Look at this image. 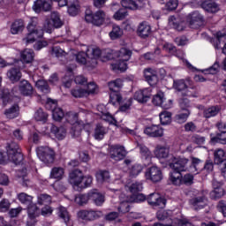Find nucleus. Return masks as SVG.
<instances>
[{
  "instance_id": "0eeeda50",
  "label": "nucleus",
  "mask_w": 226,
  "mask_h": 226,
  "mask_svg": "<svg viewBox=\"0 0 226 226\" xmlns=\"http://www.w3.org/2000/svg\"><path fill=\"white\" fill-rule=\"evenodd\" d=\"M37 156L43 163H54L56 158V152L48 147H39L36 149Z\"/></svg>"
},
{
  "instance_id": "e2e57ef3",
  "label": "nucleus",
  "mask_w": 226,
  "mask_h": 226,
  "mask_svg": "<svg viewBox=\"0 0 226 226\" xmlns=\"http://www.w3.org/2000/svg\"><path fill=\"white\" fill-rule=\"evenodd\" d=\"M109 100L112 105H116V103H121L123 97H121L119 92H111L109 94Z\"/></svg>"
},
{
  "instance_id": "20e7f679",
  "label": "nucleus",
  "mask_w": 226,
  "mask_h": 226,
  "mask_svg": "<svg viewBox=\"0 0 226 226\" xmlns=\"http://www.w3.org/2000/svg\"><path fill=\"white\" fill-rule=\"evenodd\" d=\"M64 23L61 19V16L58 12L53 11L51 12L50 19H46L42 26V31L45 33H52V30L59 29V27H63Z\"/></svg>"
},
{
  "instance_id": "c756f323",
  "label": "nucleus",
  "mask_w": 226,
  "mask_h": 226,
  "mask_svg": "<svg viewBox=\"0 0 226 226\" xmlns=\"http://www.w3.org/2000/svg\"><path fill=\"white\" fill-rule=\"evenodd\" d=\"M121 4L126 10H140L142 8V2H135L133 0H122Z\"/></svg>"
},
{
  "instance_id": "39448f33",
  "label": "nucleus",
  "mask_w": 226,
  "mask_h": 226,
  "mask_svg": "<svg viewBox=\"0 0 226 226\" xmlns=\"http://www.w3.org/2000/svg\"><path fill=\"white\" fill-rule=\"evenodd\" d=\"M106 17L107 15L103 11H97L95 13H93L91 10L87 9L85 12L86 22L97 26H103Z\"/></svg>"
},
{
  "instance_id": "72a5a7b5",
  "label": "nucleus",
  "mask_w": 226,
  "mask_h": 226,
  "mask_svg": "<svg viewBox=\"0 0 226 226\" xmlns=\"http://www.w3.org/2000/svg\"><path fill=\"white\" fill-rule=\"evenodd\" d=\"M86 126H87V124H84V122H79L74 125H72L70 134L73 138L80 137V133H82V130H84Z\"/></svg>"
},
{
  "instance_id": "423d86ee",
  "label": "nucleus",
  "mask_w": 226,
  "mask_h": 226,
  "mask_svg": "<svg viewBox=\"0 0 226 226\" xmlns=\"http://www.w3.org/2000/svg\"><path fill=\"white\" fill-rule=\"evenodd\" d=\"M170 163V169L177 170V172H186L188 170V165L190 160L185 156H172Z\"/></svg>"
},
{
  "instance_id": "e433bc0d",
  "label": "nucleus",
  "mask_w": 226,
  "mask_h": 226,
  "mask_svg": "<svg viewBox=\"0 0 226 226\" xmlns=\"http://www.w3.org/2000/svg\"><path fill=\"white\" fill-rule=\"evenodd\" d=\"M226 160L225 156V151L222 148L216 149L214 152V162L217 165H220V163H223Z\"/></svg>"
},
{
  "instance_id": "a211bd4d",
  "label": "nucleus",
  "mask_w": 226,
  "mask_h": 226,
  "mask_svg": "<svg viewBox=\"0 0 226 226\" xmlns=\"http://www.w3.org/2000/svg\"><path fill=\"white\" fill-rule=\"evenodd\" d=\"M84 180V175H82V171L79 170H74L69 174V183L72 186H80L82 185V181Z\"/></svg>"
},
{
  "instance_id": "cd10ccee",
  "label": "nucleus",
  "mask_w": 226,
  "mask_h": 226,
  "mask_svg": "<svg viewBox=\"0 0 226 226\" xmlns=\"http://www.w3.org/2000/svg\"><path fill=\"white\" fill-rule=\"evenodd\" d=\"M20 59L22 63L29 64L34 61V51L31 49H26L20 53Z\"/></svg>"
},
{
  "instance_id": "6e6552de",
  "label": "nucleus",
  "mask_w": 226,
  "mask_h": 226,
  "mask_svg": "<svg viewBox=\"0 0 226 226\" xmlns=\"http://www.w3.org/2000/svg\"><path fill=\"white\" fill-rule=\"evenodd\" d=\"M7 159L8 162L12 163H20L24 160V155L20 153V148L16 143H11L7 147Z\"/></svg>"
},
{
  "instance_id": "7ed1b4c3",
  "label": "nucleus",
  "mask_w": 226,
  "mask_h": 226,
  "mask_svg": "<svg viewBox=\"0 0 226 226\" xmlns=\"http://www.w3.org/2000/svg\"><path fill=\"white\" fill-rule=\"evenodd\" d=\"M37 20L36 19H32V21L28 24L27 29L28 34L23 38V42L26 45H31V43H34L37 38L43 37V31L37 26Z\"/></svg>"
},
{
  "instance_id": "052dcab7",
  "label": "nucleus",
  "mask_w": 226,
  "mask_h": 226,
  "mask_svg": "<svg viewBox=\"0 0 226 226\" xmlns=\"http://www.w3.org/2000/svg\"><path fill=\"white\" fill-rule=\"evenodd\" d=\"M138 147H139V152L143 158H146V160H147V158H151L152 154L151 151H149V148H147V147H146L143 144H138Z\"/></svg>"
},
{
  "instance_id": "a18cd8bd",
  "label": "nucleus",
  "mask_w": 226,
  "mask_h": 226,
  "mask_svg": "<svg viewBox=\"0 0 226 226\" xmlns=\"http://www.w3.org/2000/svg\"><path fill=\"white\" fill-rule=\"evenodd\" d=\"M64 176V170L61 167H55L51 170L49 177L51 179H63Z\"/></svg>"
},
{
  "instance_id": "2eb2a0df",
  "label": "nucleus",
  "mask_w": 226,
  "mask_h": 226,
  "mask_svg": "<svg viewBox=\"0 0 226 226\" xmlns=\"http://www.w3.org/2000/svg\"><path fill=\"white\" fill-rule=\"evenodd\" d=\"M173 87L176 91H185V89H195L193 81L190 79H175L173 81Z\"/></svg>"
},
{
  "instance_id": "774afa93",
  "label": "nucleus",
  "mask_w": 226,
  "mask_h": 226,
  "mask_svg": "<svg viewBox=\"0 0 226 226\" xmlns=\"http://www.w3.org/2000/svg\"><path fill=\"white\" fill-rule=\"evenodd\" d=\"M128 15V11L124 9H120L115 14L113 15V19L115 20H123V19H126V16Z\"/></svg>"
},
{
  "instance_id": "58836bf2",
  "label": "nucleus",
  "mask_w": 226,
  "mask_h": 226,
  "mask_svg": "<svg viewBox=\"0 0 226 226\" xmlns=\"http://www.w3.org/2000/svg\"><path fill=\"white\" fill-rule=\"evenodd\" d=\"M169 179L170 183L175 186H181V179H182L181 171L175 170L173 172H170Z\"/></svg>"
},
{
  "instance_id": "1a4fd4ad",
  "label": "nucleus",
  "mask_w": 226,
  "mask_h": 226,
  "mask_svg": "<svg viewBox=\"0 0 226 226\" xmlns=\"http://www.w3.org/2000/svg\"><path fill=\"white\" fill-rule=\"evenodd\" d=\"M45 107L48 110H52V116L55 121H61V119L64 117V112L63 109L61 108H57V101L48 98Z\"/></svg>"
},
{
  "instance_id": "6e6d98bb",
  "label": "nucleus",
  "mask_w": 226,
  "mask_h": 226,
  "mask_svg": "<svg viewBox=\"0 0 226 226\" xmlns=\"http://www.w3.org/2000/svg\"><path fill=\"white\" fill-rule=\"evenodd\" d=\"M127 188L129 192L132 193V195H135L138 192H142L144 187L142 186L141 183L135 182L132 183L131 185H127Z\"/></svg>"
},
{
  "instance_id": "9b49d317",
  "label": "nucleus",
  "mask_w": 226,
  "mask_h": 226,
  "mask_svg": "<svg viewBox=\"0 0 226 226\" xmlns=\"http://www.w3.org/2000/svg\"><path fill=\"white\" fill-rule=\"evenodd\" d=\"M145 177L148 181H152V183H160V181L163 179V174L162 173V170H160V168L153 166L147 170Z\"/></svg>"
},
{
  "instance_id": "ddd939ff",
  "label": "nucleus",
  "mask_w": 226,
  "mask_h": 226,
  "mask_svg": "<svg viewBox=\"0 0 226 226\" xmlns=\"http://www.w3.org/2000/svg\"><path fill=\"white\" fill-rule=\"evenodd\" d=\"M187 20L192 29H197L198 27H200L202 24H204V16L199 13V11H194L188 15Z\"/></svg>"
},
{
  "instance_id": "9d476101",
  "label": "nucleus",
  "mask_w": 226,
  "mask_h": 226,
  "mask_svg": "<svg viewBox=\"0 0 226 226\" xmlns=\"http://www.w3.org/2000/svg\"><path fill=\"white\" fill-rule=\"evenodd\" d=\"M78 218L80 220H86L87 222H94V220H98L103 216V212L102 210H79L77 213Z\"/></svg>"
},
{
  "instance_id": "09e8293b",
  "label": "nucleus",
  "mask_w": 226,
  "mask_h": 226,
  "mask_svg": "<svg viewBox=\"0 0 226 226\" xmlns=\"http://www.w3.org/2000/svg\"><path fill=\"white\" fill-rule=\"evenodd\" d=\"M51 132L58 140H63L66 137V131L64 128H57L56 125L51 126Z\"/></svg>"
},
{
  "instance_id": "6ab92c4d",
  "label": "nucleus",
  "mask_w": 226,
  "mask_h": 226,
  "mask_svg": "<svg viewBox=\"0 0 226 226\" xmlns=\"http://www.w3.org/2000/svg\"><path fill=\"white\" fill-rule=\"evenodd\" d=\"M134 100L139 102V103H147L151 100V89L145 88L136 91L134 93Z\"/></svg>"
},
{
  "instance_id": "a19ab883",
  "label": "nucleus",
  "mask_w": 226,
  "mask_h": 226,
  "mask_svg": "<svg viewBox=\"0 0 226 226\" xmlns=\"http://www.w3.org/2000/svg\"><path fill=\"white\" fill-rule=\"evenodd\" d=\"M109 36L110 40H118L123 36V29L120 26L113 25L112 30L109 32Z\"/></svg>"
},
{
  "instance_id": "603ef678",
  "label": "nucleus",
  "mask_w": 226,
  "mask_h": 226,
  "mask_svg": "<svg viewBox=\"0 0 226 226\" xmlns=\"http://www.w3.org/2000/svg\"><path fill=\"white\" fill-rule=\"evenodd\" d=\"M35 86L42 93H50V88L49 87V84L44 79L37 80L35 83Z\"/></svg>"
},
{
  "instance_id": "f8f14e48",
  "label": "nucleus",
  "mask_w": 226,
  "mask_h": 226,
  "mask_svg": "<svg viewBox=\"0 0 226 226\" xmlns=\"http://www.w3.org/2000/svg\"><path fill=\"white\" fill-rule=\"evenodd\" d=\"M109 154L115 162H121L126 156V150L123 146L114 145L109 148Z\"/></svg>"
},
{
  "instance_id": "dca6fc26",
  "label": "nucleus",
  "mask_w": 226,
  "mask_h": 226,
  "mask_svg": "<svg viewBox=\"0 0 226 226\" xmlns=\"http://www.w3.org/2000/svg\"><path fill=\"white\" fill-rule=\"evenodd\" d=\"M147 202L154 207H163L167 204V200L157 192L151 193L147 197Z\"/></svg>"
},
{
  "instance_id": "393cba45",
  "label": "nucleus",
  "mask_w": 226,
  "mask_h": 226,
  "mask_svg": "<svg viewBox=\"0 0 226 226\" xmlns=\"http://www.w3.org/2000/svg\"><path fill=\"white\" fill-rule=\"evenodd\" d=\"M144 76L150 86H155L158 82V76H156V71L147 68L144 71Z\"/></svg>"
},
{
  "instance_id": "c9c22d12",
  "label": "nucleus",
  "mask_w": 226,
  "mask_h": 226,
  "mask_svg": "<svg viewBox=\"0 0 226 226\" xmlns=\"http://www.w3.org/2000/svg\"><path fill=\"white\" fill-rule=\"evenodd\" d=\"M24 31V20L18 19L14 21L11 26V34H19Z\"/></svg>"
},
{
  "instance_id": "7c9ffc66",
  "label": "nucleus",
  "mask_w": 226,
  "mask_h": 226,
  "mask_svg": "<svg viewBox=\"0 0 226 226\" xmlns=\"http://www.w3.org/2000/svg\"><path fill=\"white\" fill-rule=\"evenodd\" d=\"M57 215L59 218H61V220L64 222L67 226H73L72 221L70 220V214L68 213L66 207H59Z\"/></svg>"
},
{
  "instance_id": "de8ad7c7",
  "label": "nucleus",
  "mask_w": 226,
  "mask_h": 226,
  "mask_svg": "<svg viewBox=\"0 0 226 226\" xmlns=\"http://www.w3.org/2000/svg\"><path fill=\"white\" fill-rule=\"evenodd\" d=\"M18 200L21 204H26V206H31L33 202V196L26 193V192H21L18 194Z\"/></svg>"
},
{
  "instance_id": "680f3d73",
  "label": "nucleus",
  "mask_w": 226,
  "mask_h": 226,
  "mask_svg": "<svg viewBox=\"0 0 226 226\" xmlns=\"http://www.w3.org/2000/svg\"><path fill=\"white\" fill-rule=\"evenodd\" d=\"M52 202V198L48 194H40L38 196V204L47 206Z\"/></svg>"
},
{
  "instance_id": "bf43d9fd",
  "label": "nucleus",
  "mask_w": 226,
  "mask_h": 226,
  "mask_svg": "<svg viewBox=\"0 0 226 226\" xmlns=\"http://www.w3.org/2000/svg\"><path fill=\"white\" fill-rule=\"evenodd\" d=\"M142 172V165L135 164L129 170V174L131 177H137L138 175Z\"/></svg>"
},
{
  "instance_id": "338daca9",
  "label": "nucleus",
  "mask_w": 226,
  "mask_h": 226,
  "mask_svg": "<svg viewBox=\"0 0 226 226\" xmlns=\"http://www.w3.org/2000/svg\"><path fill=\"white\" fill-rule=\"evenodd\" d=\"M51 56H55V57H64L66 52L59 47H53L51 49Z\"/></svg>"
},
{
  "instance_id": "4468645a",
  "label": "nucleus",
  "mask_w": 226,
  "mask_h": 226,
  "mask_svg": "<svg viewBox=\"0 0 226 226\" xmlns=\"http://www.w3.org/2000/svg\"><path fill=\"white\" fill-rule=\"evenodd\" d=\"M33 10L35 13H40V11H50L52 10V0H36L34 3Z\"/></svg>"
},
{
  "instance_id": "13d9d810",
  "label": "nucleus",
  "mask_w": 226,
  "mask_h": 226,
  "mask_svg": "<svg viewBox=\"0 0 226 226\" xmlns=\"http://www.w3.org/2000/svg\"><path fill=\"white\" fill-rule=\"evenodd\" d=\"M164 94L163 93L160 92L157 94H155L152 100V103L156 105L157 107H162L163 102H164Z\"/></svg>"
},
{
  "instance_id": "f3484780",
  "label": "nucleus",
  "mask_w": 226,
  "mask_h": 226,
  "mask_svg": "<svg viewBox=\"0 0 226 226\" xmlns=\"http://www.w3.org/2000/svg\"><path fill=\"white\" fill-rule=\"evenodd\" d=\"M190 204L195 209V211L204 209V207L207 206V198H206L204 193H200L198 197L192 198L190 200Z\"/></svg>"
},
{
  "instance_id": "0e129e2a",
  "label": "nucleus",
  "mask_w": 226,
  "mask_h": 226,
  "mask_svg": "<svg viewBox=\"0 0 226 226\" xmlns=\"http://www.w3.org/2000/svg\"><path fill=\"white\" fill-rule=\"evenodd\" d=\"M178 5H179L178 0H169L165 4V9L168 11H174V10L177 9Z\"/></svg>"
},
{
  "instance_id": "c85d7f7f",
  "label": "nucleus",
  "mask_w": 226,
  "mask_h": 226,
  "mask_svg": "<svg viewBox=\"0 0 226 226\" xmlns=\"http://www.w3.org/2000/svg\"><path fill=\"white\" fill-rule=\"evenodd\" d=\"M154 156L159 160H165V158H169L170 150L169 147L162 145H158L154 151Z\"/></svg>"
},
{
  "instance_id": "5fc2aeb1",
  "label": "nucleus",
  "mask_w": 226,
  "mask_h": 226,
  "mask_svg": "<svg viewBox=\"0 0 226 226\" xmlns=\"http://www.w3.org/2000/svg\"><path fill=\"white\" fill-rule=\"evenodd\" d=\"M89 192L88 194H79L75 197L74 202L79 206H84V204H87V200H89Z\"/></svg>"
},
{
  "instance_id": "a878e982",
  "label": "nucleus",
  "mask_w": 226,
  "mask_h": 226,
  "mask_svg": "<svg viewBox=\"0 0 226 226\" xmlns=\"http://www.w3.org/2000/svg\"><path fill=\"white\" fill-rule=\"evenodd\" d=\"M214 190L210 192L211 199H222L223 195H225V190L222 187V184H218V182H213Z\"/></svg>"
},
{
  "instance_id": "aec40b11",
  "label": "nucleus",
  "mask_w": 226,
  "mask_h": 226,
  "mask_svg": "<svg viewBox=\"0 0 226 226\" xmlns=\"http://www.w3.org/2000/svg\"><path fill=\"white\" fill-rule=\"evenodd\" d=\"M27 215L29 220L32 221H27L26 226H34L36 225V221H34V218H38V216H40V208H38V207H36L34 204L29 205L27 208Z\"/></svg>"
},
{
  "instance_id": "b1692460",
  "label": "nucleus",
  "mask_w": 226,
  "mask_h": 226,
  "mask_svg": "<svg viewBox=\"0 0 226 226\" xmlns=\"http://www.w3.org/2000/svg\"><path fill=\"white\" fill-rule=\"evenodd\" d=\"M168 26L171 29H176V31H183L185 29V23L176 18L175 16H170L168 19Z\"/></svg>"
},
{
  "instance_id": "69168bd1",
  "label": "nucleus",
  "mask_w": 226,
  "mask_h": 226,
  "mask_svg": "<svg viewBox=\"0 0 226 226\" xmlns=\"http://www.w3.org/2000/svg\"><path fill=\"white\" fill-rule=\"evenodd\" d=\"M34 117L36 121H47V117H49V115L43 111V109H39L34 115Z\"/></svg>"
},
{
  "instance_id": "8fccbe9b",
  "label": "nucleus",
  "mask_w": 226,
  "mask_h": 226,
  "mask_svg": "<svg viewBox=\"0 0 226 226\" xmlns=\"http://www.w3.org/2000/svg\"><path fill=\"white\" fill-rule=\"evenodd\" d=\"M211 142L213 144H226V132L222 131L220 133H218L216 136H214L211 138Z\"/></svg>"
},
{
  "instance_id": "37998d69",
  "label": "nucleus",
  "mask_w": 226,
  "mask_h": 226,
  "mask_svg": "<svg viewBox=\"0 0 226 226\" xmlns=\"http://www.w3.org/2000/svg\"><path fill=\"white\" fill-rule=\"evenodd\" d=\"M71 94L73 98H84V96H87V90L81 87H75L71 90Z\"/></svg>"
},
{
  "instance_id": "412c9836",
  "label": "nucleus",
  "mask_w": 226,
  "mask_h": 226,
  "mask_svg": "<svg viewBox=\"0 0 226 226\" xmlns=\"http://www.w3.org/2000/svg\"><path fill=\"white\" fill-rule=\"evenodd\" d=\"M152 30H151V25L147 22L144 21L139 24L137 28V34L139 36V38H149L151 35Z\"/></svg>"
},
{
  "instance_id": "4c0bfd02",
  "label": "nucleus",
  "mask_w": 226,
  "mask_h": 226,
  "mask_svg": "<svg viewBox=\"0 0 226 226\" xmlns=\"http://www.w3.org/2000/svg\"><path fill=\"white\" fill-rule=\"evenodd\" d=\"M108 132L107 128L98 124L95 127L94 137L96 140H102Z\"/></svg>"
},
{
  "instance_id": "5701e85b",
  "label": "nucleus",
  "mask_w": 226,
  "mask_h": 226,
  "mask_svg": "<svg viewBox=\"0 0 226 226\" xmlns=\"http://www.w3.org/2000/svg\"><path fill=\"white\" fill-rule=\"evenodd\" d=\"M68 6V13L72 17L79 15L80 11V5L79 4V0H67L65 6Z\"/></svg>"
},
{
  "instance_id": "4be33fe9",
  "label": "nucleus",
  "mask_w": 226,
  "mask_h": 226,
  "mask_svg": "<svg viewBox=\"0 0 226 226\" xmlns=\"http://www.w3.org/2000/svg\"><path fill=\"white\" fill-rule=\"evenodd\" d=\"M144 133L148 137H163V128L158 125H151L144 130Z\"/></svg>"
},
{
  "instance_id": "473e14b6",
  "label": "nucleus",
  "mask_w": 226,
  "mask_h": 226,
  "mask_svg": "<svg viewBox=\"0 0 226 226\" xmlns=\"http://www.w3.org/2000/svg\"><path fill=\"white\" fill-rule=\"evenodd\" d=\"M19 92L24 96H30V94H33V86L27 80H22L19 83Z\"/></svg>"
},
{
  "instance_id": "2f4dec72",
  "label": "nucleus",
  "mask_w": 226,
  "mask_h": 226,
  "mask_svg": "<svg viewBox=\"0 0 226 226\" xmlns=\"http://www.w3.org/2000/svg\"><path fill=\"white\" fill-rule=\"evenodd\" d=\"M20 68H11V70L8 71L7 72V77L11 82H19L22 77V72H20Z\"/></svg>"
},
{
  "instance_id": "f257e3e1",
  "label": "nucleus",
  "mask_w": 226,
  "mask_h": 226,
  "mask_svg": "<svg viewBox=\"0 0 226 226\" xmlns=\"http://www.w3.org/2000/svg\"><path fill=\"white\" fill-rule=\"evenodd\" d=\"M102 55V50L98 48L88 47L87 52H79L76 55V61L80 64H87V66H91L94 68L98 62L96 61Z\"/></svg>"
},
{
  "instance_id": "bb28decb",
  "label": "nucleus",
  "mask_w": 226,
  "mask_h": 226,
  "mask_svg": "<svg viewBox=\"0 0 226 226\" xmlns=\"http://www.w3.org/2000/svg\"><path fill=\"white\" fill-rule=\"evenodd\" d=\"M89 200H93L95 206H103L105 196L96 190H93L89 192Z\"/></svg>"
},
{
  "instance_id": "3c124183",
  "label": "nucleus",
  "mask_w": 226,
  "mask_h": 226,
  "mask_svg": "<svg viewBox=\"0 0 226 226\" xmlns=\"http://www.w3.org/2000/svg\"><path fill=\"white\" fill-rule=\"evenodd\" d=\"M160 121L162 124H170V121L172 120V114L169 111H162L159 115Z\"/></svg>"
},
{
  "instance_id": "49530a36",
  "label": "nucleus",
  "mask_w": 226,
  "mask_h": 226,
  "mask_svg": "<svg viewBox=\"0 0 226 226\" xmlns=\"http://www.w3.org/2000/svg\"><path fill=\"white\" fill-rule=\"evenodd\" d=\"M95 177L100 185L107 183L110 179V173L109 171H99L96 173Z\"/></svg>"
},
{
  "instance_id": "f03ea898",
  "label": "nucleus",
  "mask_w": 226,
  "mask_h": 226,
  "mask_svg": "<svg viewBox=\"0 0 226 226\" xmlns=\"http://www.w3.org/2000/svg\"><path fill=\"white\" fill-rule=\"evenodd\" d=\"M132 55L133 52L132 49L128 48L120 49L115 53L117 62L111 64V69L114 71L119 70V72H126V70H128L127 63L130 61V59H132Z\"/></svg>"
},
{
  "instance_id": "864d4df0",
  "label": "nucleus",
  "mask_w": 226,
  "mask_h": 226,
  "mask_svg": "<svg viewBox=\"0 0 226 226\" xmlns=\"http://www.w3.org/2000/svg\"><path fill=\"white\" fill-rule=\"evenodd\" d=\"M188 117H190V110H186L185 112L179 113L175 117V120L179 124H183V123H186L188 121Z\"/></svg>"
},
{
  "instance_id": "c03bdc74",
  "label": "nucleus",
  "mask_w": 226,
  "mask_h": 226,
  "mask_svg": "<svg viewBox=\"0 0 226 226\" xmlns=\"http://www.w3.org/2000/svg\"><path fill=\"white\" fill-rule=\"evenodd\" d=\"M4 115L7 119H15V117H19V105L15 104L6 109Z\"/></svg>"
},
{
  "instance_id": "f704fd0d",
  "label": "nucleus",
  "mask_w": 226,
  "mask_h": 226,
  "mask_svg": "<svg viewBox=\"0 0 226 226\" xmlns=\"http://www.w3.org/2000/svg\"><path fill=\"white\" fill-rule=\"evenodd\" d=\"M201 7L208 13H216L220 10V7L215 2L205 1L201 4Z\"/></svg>"
},
{
  "instance_id": "ea45409f",
  "label": "nucleus",
  "mask_w": 226,
  "mask_h": 226,
  "mask_svg": "<svg viewBox=\"0 0 226 226\" xmlns=\"http://www.w3.org/2000/svg\"><path fill=\"white\" fill-rule=\"evenodd\" d=\"M220 110V106H212L204 109L203 116L204 117H207V119H209V117H215V116H218Z\"/></svg>"
},
{
  "instance_id": "79ce46f5",
  "label": "nucleus",
  "mask_w": 226,
  "mask_h": 226,
  "mask_svg": "<svg viewBox=\"0 0 226 226\" xmlns=\"http://www.w3.org/2000/svg\"><path fill=\"white\" fill-rule=\"evenodd\" d=\"M64 117L65 121H67V123L72 124V126H74L78 123H82V121H79V114H77V113L68 112L64 115Z\"/></svg>"
},
{
  "instance_id": "4d7b16f0",
  "label": "nucleus",
  "mask_w": 226,
  "mask_h": 226,
  "mask_svg": "<svg viewBox=\"0 0 226 226\" xmlns=\"http://www.w3.org/2000/svg\"><path fill=\"white\" fill-rule=\"evenodd\" d=\"M109 87L112 93H117V89L123 87V80L117 79L109 83Z\"/></svg>"
}]
</instances>
